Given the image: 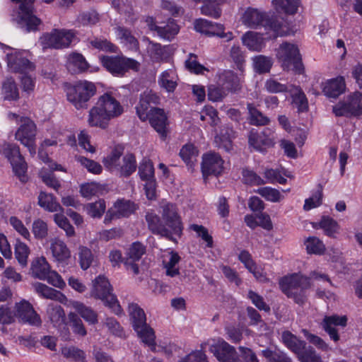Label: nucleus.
Returning <instances> with one entry per match:
<instances>
[{"label": "nucleus", "mask_w": 362, "mask_h": 362, "mask_svg": "<svg viewBox=\"0 0 362 362\" xmlns=\"http://www.w3.org/2000/svg\"><path fill=\"white\" fill-rule=\"evenodd\" d=\"M96 103L90 111L88 118V123L90 127H98L105 129L108 122L111 119L107 115Z\"/></svg>", "instance_id": "bb28decb"}, {"label": "nucleus", "mask_w": 362, "mask_h": 362, "mask_svg": "<svg viewBox=\"0 0 362 362\" xmlns=\"http://www.w3.org/2000/svg\"><path fill=\"white\" fill-rule=\"evenodd\" d=\"M48 317L55 327L60 328L65 325L66 315L61 305L49 304L47 310Z\"/></svg>", "instance_id": "c9c22d12"}, {"label": "nucleus", "mask_w": 362, "mask_h": 362, "mask_svg": "<svg viewBox=\"0 0 362 362\" xmlns=\"http://www.w3.org/2000/svg\"><path fill=\"white\" fill-rule=\"evenodd\" d=\"M247 107L249 112L250 123L251 124L261 126L269 124V119L258 110L253 104L248 103Z\"/></svg>", "instance_id": "c03bdc74"}, {"label": "nucleus", "mask_w": 362, "mask_h": 362, "mask_svg": "<svg viewBox=\"0 0 362 362\" xmlns=\"http://www.w3.org/2000/svg\"><path fill=\"white\" fill-rule=\"evenodd\" d=\"M147 120L151 127L160 135L163 139L167 136L168 117L163 109L151 108Z\"/></svg>", "instance_id": "412c9836"}, {"label": "nucleus", "mask_w": 362, "mask_h": 362, "mask_svg": "<svg viewBox=\"0 0 362 362\" xmlns=\"http://www.w3.org/2000/svg\"><path fill=\"white\" fill-rule=\"evenodd\" d=\"M67 66L70 71L81 72L88 69V63L82 54L72 53L68 58Z\"/></svg>", "instance_id": "a19ab883"}, {"label": "nucleus", "mask_w": 362, "mask_h": 362, "mask_svg": "<svg viewBox=\"0 0 362 362\" xmlns=\"http://www.w3.org/2000/svg\"><path fill=\"white\" fill-rule=\"evenodd\" d=\"M146 221L148 225V230L154 235H160L166 239L177 243L175 237H172L171 233L165 226L163 221H161L160 217L151 212H148L145 216Z\"/></svg>", "instance_id": "a211bd4d"}, {"label": "nucleus", "mask_w": 362, "mask_h": 362, "mask_svg": "<svg viewBox=\"0 0 362 362\" xmlns=\"http://www.w3.org/2000/svg\"><path fill=\"white\" fill-rule=\"evenodd\" d=\"M262 353L268 362H292L291 358L280 349L272 350L267 349L263 350Z\"/></svg>", "instance_id": "a18cd8bd"}, {"label": "nucleus", "mask_w": 362, "mask_h": 362, "mask_svg": "<svg viewBox=\"0 0 362 362\" xmlns=\"http://www.w3.org/2000/svg\"><path fill=\"white\" fill-rule=\"evenodd\" d=\"M223 170V160L216 153L204 154L202 157V172L203 175H218Z\"/></svg>", "instance_id": "dca6fc26"}, {"label": "nucleus", "mask_w": 362, "mask_h": 362, "mask_svg": "<svg viewBox=\"0 0 362 362\" xmlns=\"http://www.w3.org/2000/svg\"><path fill=\"white\" fill-rule=\"evenodd\" d=\"M347 320L348 319L346 315L339 316L337 315H333L325 316L321 322V325L325 332L328 334L330 339L334 342H337L340 339V337L335 327H346Z\"/></svg>", "instance_id": "6ab92c4d"}, {"label": "nucleus", "mask_w": 362, "mask_h": 362, "mask_svg": "<svg viewBox=\"0 0 362 362\" xmlns=\"http://www.w3.org/2000/svg\"><path fill=\"white\" fill-rule=\"evenodd\" d=\"M249 144L255 150L262 151L264 147H269L274 145V139L266 135L265 132L258 133L251 131L248 139Z\"/></svg>", "instance_id": "c85d7f7f"}, {"label": "nucleus", "mask_w": 362, "mask_h": 362, "mask_svg": "<svg viewBox=\"0 0 362 362\" xmlns=\"http://www.w3.org/2000/svg\"><path fill=\"white\" fill-rule=\"evenodd\" d=\"M18 4L13 8L12 20L26 31H35L41 23V21L34 13L35 0H11Z\"/></svg>", "instance_id": "7ed1b4c3"}, {"label": "nucleus", "mask_w": 362, "mask_h": 362, "mask_svg": "<svg viewBox=\"0 0 362 362\" xmlns=\"http://www.w3.org/2000/svg\"><path fill=\"white\" fill-rule=\"evenodd\" d=\"M68 306L74 309V313L89 325H94L98 322V313L91 307L85 305L83 303L77 300H70Z\"/></svg>", "instance_id": "4be33fe9"}, {"label": "nucleus", "mask_w": 362, "mask_h": 362, "mask_svg": "<svg viewBox=\"0 0 362 362\" xmlns=\"http://www.w3.org/2000/svg\"><path fill=\"white\" fill-rule=\"evenodd\" d=\"M281 338L285 346L293 352L298 358L308 346L305 341L299 339L289 331L284 332Z\"/></svg>", "instance_id": "b1692460"}, {"label": "nucleus", "mask_w": 362, "mask_h": 362, "mask_svg": "<svg viewBox=\"0 0 362 362\" xmlns=\"http://www.w3.org/2000/svg\"><path fill=\"white\" fill-rule=\"evenodd\" d=\"M90 44L93 47L106 52L117 53L118 50L115 45L103 37H94L90 40Z\"/></svg>", "instance_id": "de8ad7c7"}, {"label": "nucleus", "mask_w": 362, "mask_h": 362, "mask_svg": "<svg viewBox=\"0 0 362 362\" xmlns=\"http://www.w3.org/2000/svg\"><path fill=\"white\" fill-rule=\"evenodd\" d=\"M307 252L310 254L321 255L325 251L323 243L316 237H309L305 242Z\"/></svg>", "instance_id": "3c124183"}, {"label": "nucleus", "mask_w": 362, "mask_h": 362, "mask_svg": "<svg viewBox=\"0 0 362 362\" xmlns=\"http://www.w3.org/2000/svg\"><path fill=\"white\" fill-rule=\"evenodd\" d=\"M96 103L110 119L117 117L123 112V107L119 102L109 93L101 95Z\"/></svg>", "instance_id": "aec40b11"}, {"label": "nucleus", "mask_w": 362, "mask_h": 362, "mask_svg": "<svg viewBox=\"0 0 362 362\" xmlns=\"http://www.w3.org/2000/svg\"><path fill=\"white\" fill-rule=\"evenodd\" d=\"M221 3H209L204 2V4L201 8V12L203 15L209 16L215 18H218L221 16V10L219 8V5Z\"/></svg>", "instance_id": "69168bd1"}, {"label": "nucleus", "mask_w": 362, "mask_h": 362, "mask_svg": "<svg viewBox=\"0 0 362 362\" xmlns=\"http://www.w3.org/2000/svg\"><path fill=\"white\" fill-rule=\"evenodd\" d=\"M124 148L122 145H117L103 162L110 171L116 173L120 177H128L137 168L136 157L132 153L125 154L122 158Z\"/></svg>", "instance_id": "f257e3e1"}, {"label": "nucleus", "mask_w": 362, "mask_h": 362, "mask_svg": "<svg viewBox=\"0 0 362 362\" xmlns=\"http://www.w3.org/2000/svg\"><path fill=\"white\" fill-rule=\"evenodd\" d=\"M279 286L288 298L303 305L307 300L305 291L310 287V279L301 274H293L281 279Z\"/></svg>", "instance_id": "f03ea898"}, {"label": "nucleus", "mask_w": 362, "mask_h": 362, "mask_svg": "<svg viewBox=\"0 0 362 362\" xmlns=\"http://www.w3.org/2000/svg\"><path fill=\"white\" fill-rule=\"evenodd\" d=\"M96 93V87L92 82L80 81L70 87L66 93L67 100L76 109H86L88 102Z\"/></svg>", "instance_id": "0eeeda50"}, {"label": "nucleus", "mask_w": 362, "mask_h": 362, "mask_svg": "<svg viewBox=\"0 0 362 362\" xmlns=\"http://www.w3.org/2000/svg\"><path fill=\"white\" fill-rule=\"evenodd\" d=\"M276 55L284 70H293L298 74L303 72L301 56L296 45L288 42L281 43L276 49Z\"/></svg>", "instance_id": "423d86ee"}, {"label": "nucleus", "mask_w": 362, "mask_h": 362, "mask_svg": "<svg viewBox=\"0 0 362 362\" xmlns=\"http://www.w3.org/2000/svg\"><path fill=\"white\" fill-rule=\"evenodd\" d=\"M16 312L15 315L18 319L30 325L39 326L41 325L42 321L40 316L34 310L32 305L25 300H22L16 304Z\"/></svg>", "instance_id": "f3484780"}, {"label": "nucleus", "mask_w": 362, "mask_h": 362, "mask_svg": "<svg viewBox=\"0 0 362 362\" xmlns=\"http://www.w3.org/2000/svg\"><path fill=\"white\" fill-rule=\"evenodd\" d=\"M21 124L16 132L15 138L23 145L26 146L30 153L33 156L36 152V126L35 123L28 117H21Z\"/></svg>", "instance_id": "ddd939ff"}, {"label": "nucleus", "mask_w": 362, "mask_h": 362, "mask_svg": "<svg viewBox=\"0 0 362 362\" xmlns=\"http://www.w3.org/2000/svg\"><path fill=\"white\" fill-rule=\"evenodd\" d=\"M112 291L113 288L108 279L103 276H99L93 282L90 296L101 300L105 305L111 309L116 315H120L122 313V308Z\"/></svg>", "instance_id": "20e7f679"}, {"label": "nucleus", "mask_w": 362, "mask_h": 362, "mask_svg": "<svg viewBox=\"0 0 362 362\" xmlns=\"http://www.w3.org/2000/svg\"><path fill=\"white\" fill-rule=\"evenodd\" d=\"M0 153L9 160L15 174L22 182H25L27 164L20 153L19 147L14 144L4 143L0 148Z\"/></svg>", "instance_id": "9b49d317"}, {"label": "nucleus", "mask_w": 362, "mask_h": 362, "mask_svg": "<svg viewBox=\"0 0 362 362\" xmlns=\"http://www.w3.org/2000/svg\"><path fill=\"white\" fill-rule=\"evenodd\" d=\"M139 175L142 180H146L154 177V168L152 162L144 158L139 165Z\"/></svg>", "instance_id": "5fc2aeb1"}, {"label": "nucleus", "mask_w": 362, "mask_h": 362, "mask_svg": "<svg viewBox=\"0 0 362 362\" xmlns=\"http://www.w3.org/2000/svg\"><path fill=\"white\" fill-rule=\"evenodd\" d=\"M35 288L36 292L45 298L57 300L62 303H65L67 300L65 295H64L61 291L49 287L44 284H35Z\"/></svg>", "instance_id": "2f4dec72"}, {"label": "nucleus", "mask_w": 362, "mask_h": 362, "mask_svg": "<svg viewBox=\"0 0 362 362\" xmlns=\"http://www.w3.org/2000/svg\"><path fill=\"white\" fill-rule=\"evenodd\" d=\"M293 86L281 83L274 78H270L264 83L265 90L270 93L293 92Z\"/></svg>", "instance_id": "ea45409f"}, {"label": "nucleus", "mask_w": 362, "mask_h": 362, "mask_svg": "<svg viewBox=\"0 0 362 362\" xmlns=\"http://www.w3.org/2000/svg\"><path fill=\"white\" fill-rule=\"evenodd\" d=\"M85 209L90 216L99 218L105 211V202L103 199H99L95 202L88 203L86 205Z\"/></svg>", "instance_id": "8fccbe9b"}, {"label": "nucleus", "mask_w": 362, "mask_h": 362, "mask_svg": "<svg viewBox=\"0 0 362 362\" xmlns=\"http://www.w3.org/2000/svg\"><path fill=\"white\" fill-rule=\"evenodd\" d=\"M8 66L14 72L25 73L33 71L35 66L28 59L21 54L8 55Z\"/></svg>", "instance_id": "a878e982"}, {"label": "nucleus", "mask_w": 362, "mask_h": 362, "mask_svg": "<svg viewBox=\"0 0 362 362\" xmlns=\"http://www.w3.org/2000/svg\"><path fill=\"white\" fill-rule=\"evenodd\" d=\"M345 88L344 78L339 76L327 81L323 86L322 91L329 98H337L344 93Z\"/></svg>", "instance_id": "cd10ccee"}, {"label": "nucleus", "mask_w": 362, "mask_h": 362, "mask_svg": "<svg viewBox=\"0 0 362 362\" xmlns=\"http://www.w3.org/2000/svg\"><path fill=\"white\" fill-rule=\"evenodd\" d=\"M114 209L117 213V217L129 216L135 210L134 203L127 200H119L114 204Z\"/></svg>", "instance_id": "603ef678"}, {"label": "nucleus", "mask_w": 362, "mask_h": 362, "mask_svg": "<svg viewBox=\"0 0 362 362\" xmlns=\"http://www.w3.org/2000/svg\"><path fill=\"white\" fill-rule=\"evenodd\" d=\"M293 103L297 107L299 112L305 111L308 106V100L303 92L298 87L295 88V92L292 95Z\"/></svg>", "instance_id": "e2e57ef3"}, {"label": "nucleus", "mask_w": 362, "mask_h": 362, "mask_svg": "<svg viewBox=\"0 0 362 362\" xmlns=\"http://www.w3.org/2000/svg\"><path fill=\"white\" fill-rule=\"evenodd\" d=\"M32 274L40 280L47 279V274L50 272V266L45 257L36 258L31 264Z\"/></svg>", "instance_id": "f704fd0d"}, {"label": "nucleus", "mask_w": 362, "mask_h": 362, "mask_svg": "<svg viewBox=\"0 0 362 362\" xmlns=\"http://www.w3.org/2000/svg\"><path fill=\"white\" fill-rule=\"evenodd\" d=\"M168 46H162L159 43L149 42L147 50L151 57L155 61L162 60L167 57Z\"/></svg>", "instance_id": "09e8293b"}, {"label": "nucleus", "mask_w": 362, "mask_h": 362, "mask_svg": "<svg viewBox=\"0 0 362 362\" xmlns=\"http://www.w3.org/2000/svg\"><path fill=\"white\" fill-rule=\"evenodd\" d=\"M160 16L157 15L155 18L147 17L146 22L148 28L156 31L159 37L169 41L172 40L178 33L180 28L175 21L169 18L166 22L160 21Z\"/></svg>", "instance_id": "4468645a"}, {"label": "nucleus", "mask_w": 362, "mask_h": 362, "mask_svg": "<svg viewBox=\"0 0 362 362\" xmlns=\"http://www.w3.org/2000/svg\"><path fill=\"white\" fill-rule=\"evenodd\" d=\"M30 250L24 243L17 241L15 246V255L18 262L23 267L26 266Z\"/></svg>", "instance_id": "052dcab7"}, {"label": "nucleus", "mask_w": 362, "mask_h": 362, "mask_svg": "<svg viewBox=\"0 0 362 362\" xmlns=\"http://www.w3.org/2000/svg\"><path fill=\"white\" fill-rule=\"evenodd\" d=\"M274 2L277 9L288 14L296 13L299 6V0H274Z\"/></svg>", "instance_id": "13d9d810"}, {"label": "nucleus", "mask_w": 362, "mask_h": 362, "mask_svg": "<svg viewBox=\"0 0 362 362\" xmlns=\"http://www.w3.org/2000/svg\"><path fill=\"white\" fill-rule=\"evenodd\" d=\"M2 95L4 100H17L19 90L16 81L12 78H7L2 83Z\"/></svg>", "instance_id": "58836bf2"}, {"label": "nucleus", "mask_w": 362, "mask_h": 362, "mask_svg": "<svg viewBox=\"0 0 362 362\" xmlns=\"http://www.w3.org/2000/svg\"><path fill=\"white\" fill-rule=\"evenodd\" d=\"M52 255L59 262H63L70 257V251L66 244L59 240L54 239L50 246Z\"/></svg>", "instance_id": "4c0bfd02"}, {"label": "nucleus", "mask_w": 362, "mask_h": 362, "mask_svg": "<svg viewBox=\"0 0 362 362\" xmlns=\"http://www.w3.org/2000/svg\"><path fill=\"white\" fill-rule=\"evenodd\" d=\"M180 261L178 253L174 251L168 252L163 257V264L167 276L174 277L180 274V270L176 265Z\"/></svg>", "instance_id": "c756f323"}, {"label": "nucleus", "mask_w": 362, "mask_h": 362, "mask_svg": "<svg viewBox=\"0 0 362 362\" xmlns=\"http://www.w3.org/2000/svg\"><path fill=\"white\" fill-rule=\"evenodd\" d=\"M199 151L193 144H186L181 148L180 156L187 165L192 168L197 162Z\"/></svg>", "instance_id": "79ce46f5"}, {"label": "nucleus", "mask_w": 362, "mask_h": 362, "mask_svg": "<svg viewBox=\"0 0 362 362\" xmlns=\"http://www.w3.org/2000/svg\"><path fill=\"white\" fill-rule=\"evenodd\" d=\"M300 362H322L321 356L316 352L315 349L308 346L305 351L298 358Z\"/></svg>", "instance_id": "338daca9"}, {"label": "nucleus", "mask_w": 362, "mask_h": 362, "mask_svg": "<svg viewBox=\"0 0 362 362\" xmlns=\"http://www.w3.org/2000/svg\"><path fill=\"white\" fill-rule=\"evenodd\" d=\"M175 78V73L174 70L168 69L161 74L158 82L166 90L173 92L177 86Z\"/></svg>", "instance_id": "49530a36"}, {"label": "nucleus", "mask_w": 362, "mask_h": 362, "mask_svg": "<svg viewBox=\"0 0 362 362\" xmlns=\"http://www.w3.org/2000/svg\"><path fill=\"white\" fill-rule=\"evenodd\" d=\"M337 117H359L362 115V93L354 92L332 107Z\"/></svg>", "instance_id": "1a4fd4ad"}, {"label": "nucleus", "mask_w": 362, "mask_h": 362, "mask_svg": "<svg viewBox=\"0 0 362 362\" xmlns=\"http://www.w3.org/2000/svg\"><path fill=\"white\" fill-rule=\"evenodd\" d=\"M75 34L71 30L52 29L45 33L40 37V42L43 49H63L68 47L72 42Z\"/></svg>", "instance_id": "9d476101"}, {"label": "nucleus", "mask_w": 362, "mask_h": 362, "mask_svg": "<svg viewBox=\"0 0 362 362\" xmlns=\"http://www.w3.org/2000/svg\"><path fill=\"white\" fill-rule=\"evenodd\" d=\"M243 182L250 185H262L265 181L253 170L245 168L242 170Z\"/></svg>", "instance_id": "bf43d9fd"}, {"label": "nucleus", "mask_w": 362, "mask_h": 362, "mask_svg": "<svg viewBox=\"0 0 362 362\" xmlns=\"http://www.w3.org/2000/svg\"><path fill=\"white\" fill-rule=\"evenodd\" d=\"M194 29L197 32L204 34L207 36H221L223 25L214 23L208 20L199 18L194 23Z\"/></svg>", "instance_id": "393cba45"}, {"label": "nucleus", "mask_w": 362, "mask_h": 362, "mask_svg": "<svg viewBox=\"0 0 362 362\" xmlns=\"http://www.w3.org/2000/svg\"><path fill=\"white\" fill-rule=\"evenodd\" d=\"M256 192L264 197L266 200L272 202H280L284 198L278 189L269 187H260L256 191Z\"/></svg>", "instance_id": "6e6d98bb"}, {"label": "nucleus", "mask_w": 362, "mask_h": 362, "mask_svg": "<svg viewBox=\"0 0 362 362\" xmlns=\"http://www.w3.org/2000/svg\"><path fill=\"white\" fill-rule=\"evenodd\" d=\"M222 85L223 88L232 92L241 89L243 78L232 71H226L222 74Z\"/></svg>", "instance_id": "72a5a7b5"}, {"label": "nucleus", "mask_w": 362, "mask_h": 362, "mask_svg": "<svg viewBox=\"0 0 362 362\" xmlns=\"http://www.w3.org/2000/svg\"><path fill=\"white\" fill-rule=\"evenodd\" d=\"M128 312L134 329L144 343L148 346L155 344L153 329L147 325L144 310L136 303H130Z\"/></svg>", "instance_id": "39448f33"}, {"label": "nucleus", "mask_w": 362, "mask_h": 362, "mask_svg": "<svg viewBox=\"0 0 362 362\" xmlns=\"http://www.w3.org/2000/svg\"><path fill=\"white\" fill-rule=\"evenodd\" d=\"M267 14L256 8H248L243 13L242 23L248 28H257L263 26Z\"/></svg>", "instance_id": "5701e85b"}, {"label": "nucleus", "mask_w": 362, "mask_h": 362, "mask_svg": "<svg viewBox=\"0 0 362 362\" xmlns=\"http://www.w3.org/2000/svg\"><path fill=\"white\" fill-rule=\"evenodd\" d=\"M68 319L73 332L78 336L85 337L87 334L86 329L81 317L74 312L68 314Z\"/></svg>", "instance_id": "37998d69"}, {"label": "nucleus", "mask_w": 362, "mask_h": 362, "mask_svg": "<svg viewBox=\"0 0 362 362\" xmlns=\"http://www.w3.org/2000/svg\"><path fill=\"white\" fill-rule=\"evenodd\" d=\"M93 261L92 251L87 247L80 246L78 248V262L82 269H88Z\"/></svg>", "instance_id": "864d4df0"}, {"label": "nucleus", "mask_w": 362, "mask_h": 362, "mask_svg": "<svg viewBox=\"0 0 362 362\" xmlns=\"http://www.w3.org/2000/svg\"><path fill=\"white\" fill-rule=\"evenodd\" d=\"M160 209L162 219L171 233L172 237L180 238L182 235L183 223L177 206L172 203H166L163 204Z\"/></svg>", "instance_id": "f8f14e48"}, {"label": "nucleus", "mask_w": 362, "mask_h": 362, "mask_svg": "<svg viewBox=\"0 0 362 362\" xmlns=\"http://www.w3.org/2000/svg\"><path fill=\"white\" fill-rule=\"evenodd\" d=\"M117 37L124 44L128 49L132 50H138L139 43L137 39L132 34L130 30L122 26L115 28Z\"/></svg>", "instance_id": "7c9ffc66"}, {"label": "nucleus", "mask_w": 362, "mask_h": 362, "mask_svg": "<svg viewBox=\"0 0 362 362\" xmlns=\"http://www.w3.org/2000/svg\"><path fill=\"white\" fill-rule=\"evenodd\" d=\"M209 350L219 362H241L235 349L222 339L214 341Z\"/></svg>", "instance_id": "2eb2a0df"}, {"label": "nucleus", "mask_w": 362, "mask_h": 362, "mask_svg": "<svg viewBox=\"0 0 362 362\" xmlns=\"http://www.w3.org/2000/svg\"><path fill=\"white\" fill-rule=\"evenodd\" d=\"M76 159L91 173L100 174L102 172L103 168L101 165L93 160H90L81 156L76 157Z\"/></svg>", "instance_id": "0e129e2a"}, {"label": "nucleus", "mask_w": 362, "mask_h": 362, "mask_svg": "<svg viewBox=\"0 0 362 362\" xmlns=\"http://www.w3.org/2000/svg\"><path fill=\"white\" fill-rule=\"evenodd\" d=\"M100 62L107 71L118 77L124 76L130 69L137 71L140 65L136 60L124 56H103Z\"/></svg>", "instance_id": "6e6552de"}, {"label": "nucleus", "mask_w": 362, "mask_h": 362, "mask_svg": "<svg viewBox=\"0 0 362 362\" xmlns=\"http://www.w3.org/2000/svg\"><path fill=\"white\" fill-rule=\"evenodd\" d=\"M319 226L324 230L325 233L329 237H334V234L338 233L339 230L337 222L328 216H323L319 223Z\"/></svg>", "instance_id": "4d7b16f0"}, {"label": "nucleus", "mask_w": 362, "mask_h": 362, "mask_svg": "<svg viewBox=\"0 0 362 362\" xmlns=\"http://www.w3.org/2000/svg\"><path fill=\"white\" fill-rule=\"evenodd\" d=\"M242 41L243 45L252 51L259 52L264 46L262 35L252 31L247 32L243 35Z\"/></svg>", "instance_id": "473e14b6"}, {"label": "nucleus", "mask_w": 362, "mask_h": 362, "mask_svg": "<svg viewBox=\"0 0 362 362\" xmlns=\"http://www.w3.org/2000/svg\"><path fill=\"white\" fill-rule=\"evenodd\" d=\"M38 204L42 208L50 212L63 211V208L57 202L56 198L52 194L41 192L38 196Z\"/></svg>", "instance_id": "e433bc0d"}, {"label": "nucleus", "mask_w": 362, "mask_h": 362, "mask_svg": "<svg viewBox=\"0 0 362 362\" xmlns=\"http://www.w3.org/2000/svg\"><path fill=\"white\" fill-rule=\"evenodd\" d=\"M180 362H208V360L204 351L196 350L182 358Z\"/></svg>", "instance_id": "774afa93"}, {"label": "nucleus", "mask_w": 362, "mask_h": 362, "mask_svg": "<svg viewBox=\"0 0 362 362\" xmlns=\"http://www.w3.org/2000/svg\"><path fill=\"white\" fill-rule=\"evenodd\" d=\"M145 252L146 247L139 242H135L129 248L127 259H132L133 262L139 261Z\"/></svg>", "instance_id": "680f3d73"}]
</instances>
